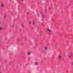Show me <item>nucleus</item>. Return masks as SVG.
I'll list each match as a JSON object with an SVG mask.
<instances>
[{
  "instance_id": "nucleus-16",
  "label": "nucleus",
  "mask_w": 73,
  "mask_h": 73,
  "mask_svg": "<svg viewBox=\"0 0 73 73\" xmlns=\"http://www.w3.org/2000/svg\"><path fill=\"white\" fill-rule=\"evenodd\" d=\"M21 1H23V0H20Z\"/></svg>"
},
{
  "instance_id": "nucleus-9",
  "label": "nucleus",
  "mask_w": 73,
  "mask_h": 73,
  "mask_svg": "<svg viewBox=\"0 0 73 73\" xmlns=\"http://www.w3.org/2000/svg\"><path fill=\"white\" fill-rule=\"evenodd\" d=\"M35 22H34V21H33V25H35Z\"/></svg>"
},
{
  "instance_id": "nucleus-19",
  "label": "nucleus",
  "mask_w": 73,
  "mask_h": 73,
  "mask_svg": "<svg viewBox=\"0 0 73 73\" xmlns=\"http://www.w3.org/2000/svg\"><path fill=\"white\" fill-rule=\"evenodd\" d=\"M32 29H33V27H32Z\"/></svg>"
},
{
  "instance_id": "nucleus-11",
  "label": "nucleus",
  "mask_w": 73,
  "mask_h": 73,
  "mask_svg": "<svg viewBox=\"0 0 73 73\" xmlns=\"http://www.w3.org/2000/svg\"><path fill=\"white\" fill-rule=\"evenodd\" d=\"M68 57L69 58H70L71 57V56L70 55H69Z\"/></svg>"
},
{
  "instance_id": "nucleus-15",
  "label": "nucleus",
  "mask_w": 73,
  "mask_h": 73,
  "mask_svg": "<svg viewBox=\"0 0 73 73\" xmlns=\"http://www.w3.org/2000/svg\"><path fill=\"white\" fill-rule=\"evenodd\" d=\"M21 45H23V43H21Z\"/></svg>"
},
{
  "instance_id": "nucleus-14",
  "label": "nucleus",
  "mask_w": 73,
  "mask_h": 73,
  "mask_svg": "<svg viewBox=\"0 0 73 73\" xmlns=\"http://www.w3.org/2000/svg\"><path fill=\"white\" fill-rule=\"evenodd\" d=\"M6 15H5L4 16V17H6Z\"/></svg>"
},
{
  "instance_id": "nucleus-5",
  "label": "nucleus",
  "mask_w": 73,
  "mask_h": 73,
  "mask_svg": "<svg viewBox=\"0 0 73 73\" xmlns=\"http://www.w3.org/2000/svg\"><path fill=\"white\" fill-rule=\"evenodd\" d=\"M58 58H59V59H60L61 58V55H59L58 56Z\"/></svg>"
},
{
  "instance_id": "nucleus-3",
  "label": "nucleus",
  "mask_w": 73,
  "mask_h": 73,
  "mask_svg": "<svg viewBox=\"0 0 73 73\" xmlns=\"http://www.w3.org/2000/svg\"><path fill=\"white\" fill-rule=\"evenodd\" d=\"M27 54H28V55H31V53L30 52H28L27 53Z\"/></svg>"
},
{
  "instance_id": "nucleus-1",
  "label": "nucleus",
  "mask_w": 73,
  "mask_h": 73,
  "mask_svg": "<svg viewBox=\"0 0 73 73\" xmlns=\"http://www.w3.org/2000/svg\"><path fill=\"white\" fill-rule=\"evenodd\" d=\"M4 29L3 27H0V31H2V30H3Z\"/></svg>"
},
{
  "instance_id": "nucleus-7",
  "label": "nucleus",
  "mask_w": 73,
  "mask_h": 73,
  "mask_svg": "<svg viewBox=\"0 0 73 73\" xmlns=\"http://www.w3.org/2000/svg\"><path fill=\"white\" fill-rule=\"evenodd\" d=\"M35 64L36 65H38V63H37V62H35Z\"/></svg>"
},
{
  "instance_id": "nucleus-4",
  "label": "nucleus",
  "mask_w": 73,
  "mask_h": 73,
  "mask_svg": "<svg viewBox=\"0 0 73 73\" xmlns=\"http://www.w3.org/2000/svg\"><path fill=\"white\" fill-rule=\"evenodd\" d=\"M44 49L45 50H48V47H45L44 48Z\"/></svg>"
},
{
  "instance_id": "nucleus-2",
  "label": "nucleus",
  "mask_w": 73,
  "mask_h": 73,
  "mask_svg": "<svg viewBox=\"0 0 73 73\" xmlns=\"http://www.w3.org/2000/svg\"><path fill=\"white\" fill-rule=\"evenodd\" d=\"M47 31L49 32H51V30L49 29H47Z\"/></svg>"
},
{
  "instance_id": "nucleus-10",
  "label": "nucleus",
  "mask_w": 73,
  "mask_h": 73,
  "mask_svg": "<svg viewBox=\"0 0 73 73\" xmlns=\"http://www.w3.org/2000/svg\"><path fill=\"white\" fill-rule=\"evenodd\" d=\"M31 24V22L29 21V24Z\"/></svg>"
},
{
  "instance_id": "nucleus-13",
  "label": "nucleus",
  "mask_w": 73,
  "mask_h": 73,
  "mask_svg": "<svg viewBox=\"0 0 73 73\" xmlns=\"http://www.w3.org/2000/svg\"><path fill=\"white\" fill-rule=\"evenodd\" d=\"M67 8H69V6L68 5L67 6Z\"/></svg>"
},
{
  "instance_id": "nucleus-17",
  "label": "nucleus",
  "mask_w": 73,
  "mask_h": 73,
  "mask_svg": "<svg viewBox=\"0 0 73 73\" xmlns=\"http://www.w3.org/2000/svg\"><path fill=\"white\" fill-rule=\"evenodd\" d=\"M0 73H2V72H0Z\"/></svg>"
},
{
  "instance_id": "nucleus-18",
  "label": "nucleus",
  "mask_w": 73,
  "mask_h": 73,
  "mask_svg": "<svg viewBox=\"0 0 73 73\" xmlns=\"http://www.w3.org/2000/svg\"><path fill=\"white\" fill-rule=\"evenodd\" d=\"M42 13H40V14H42Z\"/></svg>"
},
{
  "instance_id": "nucleus-6",
  "label": "nucleus",
  "mask_w": 73,
  "mask_h": 73,
  "mask_svg": "<svg viewBox=\"0 0 73 73\" xmlns=\"http://www.w3.org/2000/svg\"><path fill=\"white\" fill-rule=\"evenodd\" d=\"M41 16L43 19H44L45 18V16L43 15H42Z\"/></svg>"
},
{
  "instance_id": "nucleus-8",
  "label": "nucleus",
  "mask_w": 73,
  "mask_h": 73,
  "mask_svg": "<svg viewBox=\"0 0 73 73\" xmlns=\"http://www.w3.org/2000/svg\"><path fill=\"white\" fill-rule=\"evenodd\" d=\"M1 6H2V7H4V4H2Z\"/></svg>"
},
{
  "instance_id": "nucleus-12",
  "label": "nucleus",
  "mask_w": 73,
  "mask_h": 73,
  "mask_svg": "<svg viewBox=\"0 0 73 73\" xmlns=\"http://www.w3.org/2000/svg\"><path fill=\"white\" fill-rule=\"evenodd\" d=\"M71 65H73V62H72V63H71Z\"/></svg>"
}]
</instances>
